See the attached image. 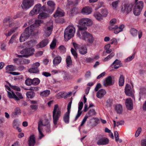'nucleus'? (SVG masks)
<instances>
[{"mask_svg": "<svg viewBox=\"0 0 146 146\" xmlns=\"http://www.w3.org/2000/svg\"><path fill=\"white\" fill-rule=\"evenodd\" d=\"M62 75L63 77V78L65 80H70L71 78V76L68 73L64 71L61 72Z\"/></svg>", "mask_w": 146, "mask_h": 146, "instance_id": "393cba45", "label": "nucleus"}, {"mask_svg": "<svg viewBox=\"0 0 146 146\" xmlns=\"http://www.w3.org/2000/svg\"><path fill=\"white\" fill-rule=\"evenodd\" d=\"M79 29L80 31L77 32V36L87 43L90 44H92L95 38L92 34L85 31L87 27H80Z\"/></svg>", "mask_w": 146, "mask_h": 146, "instance_id": "f257e3e1", "label": "nucleus"}, {"mask_svg": "<svg viewBox=\"0 0 146 146\" xmlns=\"http://www.w3.org/2000/svg\"><path fill=\"white\" fill-rule=\"evenodd\" d=\"M64 15V13L63 11L60 8H58L56 13L54 15V16L55 17H62Z\"/></svg>", "mask_w": 146, "mask_h": 146, "instance_id": "cd10ccee", "label": "nucleus"}, {"mask_svg": "<svg viewBox=\"0 0 146 146\" xmlns=\"http://www.w3.org/2000/svg\"><path fill=\"white\" fill-rule=\"evenodd\" d=\"M42 22V21L41 20H36L35 21V23L34 24L31 25H33V27L31 29H33V31L34 30V28L38 27L40 26V24Z\"/></svg>", "mask_w": 146, "mask_h": 146, "instance_id": "473e14b6", "label": "nucleus"}, {"mask_svg": "<svg viewBox=\"0 0 146 146\" xmlns=\"http://www.w3.org/2000/svg\"><path fill=\"white\" fill-rule=\"evenodd\" d=\"M52 56L54 58L53 60V64L54 66H56L59 64L62 60L61 57L59 56H55V55L54 53L52 54Z\"/></svg>", "mask_w": 146, "mask_h": 146, "instance_id": "a211bd4d", "label": "nucleus"}, {"mask_svg": "<svg viewBox=\"0 0 146 146\" xmlns=\"http://www.w3.org/2000/svg\"><path fill=\"white\" fill-rule=\"evenodd\" d=\"M14 62L17 64H28L30 62V60L25 58H22L19 59L18 58H15L13 59Z\"/></svg>", "mask_w": 146, "mask_h": 146, "instance_id": "dca6fc26", "label": "nucleus"}, {"mask_svg": "<svg viewBox=\"0 0 146 146\" xmlns=\"http://www.w3.org/2000/svg\"><path fill=\"white\" fill-rule=\"evenodd\" d=\"M6 85H8L9 86L10 88L14 90H16L18 91H20L21 90L20 88L18 86H12L9 83H8Z\"/></svg>", "mask_w": 146, "mask_h": 146, "instance_id": "4c0bfd02", "label": "nucleus"}, {"mask_svg": "<svg viewBox=\"0 0 146 146\" xmlns=\"http://www.w3.org/2000/svg\"><path fill=\"white\" fill-rule=\"evenodd\" d=\"M61 71L59 70H57L56 69H53L51 71V73L52 75H54L57 74L58 73H61Z\"/></svg>", "mask_w": 146, "mask_h": 146, "instance_id": "774afa93", "label": "nucleus"}, {"mask_svg": "<svg viewBox=\"0 0 146 146\" xmlns=\"http://www.w3.org/2000/svg\"><path fill=\"white\" fill-rule=\"evenodd\" d=\"M16 95H15L14 99L16 100H19L23 98V96L21 94L18 92H16Z\"/></svg>", "mask_w": 146, "mask_h": 146, "instance_id": "e433bc0d", "label": "nucleus"}, {"mask_svg": "<svg viewBox=\"0 0 146 146\" xmlns=\"http://www.w3.org/2000/svg\"><path fill=\"white\" fill-rule=\"evenodd\" d=\"M125 105L127 109L131 110L133 109V104L132 100L130 98H128L126 99L125 101Z\"/></svg>", "mask_w": 146, "mask_h": 146, "instance_id": "2eb2a0df", "label": "nucleus"}, {"mask_svg": "<svg viewBox=\"0 0 146 146\" xmlns=\"http://www.w3.org/2000/svg\"><path fill=\"white\" fill-rule=\"evenodd\" d=\"M106 93V90L104 89L100 90L96 94L97 97L99 98H102Z\"/></svg>", "mask_w": 146, "mask_h": 146, "instance_id": "412c9836", "label": "nucleus"}, {"mask_svg": "<svg viewBox=\"0 0 146 146\" xmlns=\"http://www.w3.org/2000/svg\"><path fill=\"white\" fill-rule=\"evenodd\" d=\"M21 113V111L19 108L17 107L14 109V111L11 115V117L14 118L16 117V115H20Z\"/></svg>", "mask_w": 146, "mask_h": 146, "instance_id": "b1692460", "label": "nucleus"}, {"mask_svg": "<svg viewBox=\"0 0 146 146\" xmlns=\"http://www.w3.org/2000/svg\"><path fill=\"white\" fill-rule=\"evenodd\" d=\"M92 11V9L89 6L84 7L81 10V13L85 15H89L91 14Z\"/></svg>", "mask_w": 146, "mask_h": 146, "instance_id": "aec40b11", "label": "nucleus"}, {"mask_svg": "<svg viewBox=\"0 0 146 146\" xmlns=\"http://www.w3.org/2000/svg\"><path fill=\"white\" fill-rule=\"evenodd\" d=\"M35 51L34 48L31 47L22 50L20 51V54H23V56L25 58H28L33 55Z\"/></svg>", "mask_w": 146, "mask_h": 146, "instance_id": "1a4fd4ad", "label": "nucleus"}, {"mask_svg": "<svg viewBox=\"0 0 146 146\" xmlns=\"http://www.w3.org/2000/svg\"><path fill=\"white\" fill-rule=\"evenodd\" d=\"M124 27V25H121L119 27L117 25H115V26L109 27V29L110 31H113L114 33L117 34L122 31Z\"/></svg>", "mask_w": 146, "mask_h": 146, "instance_id": "9b49d317", "label": "nucleus"}, {"mask_svg": "<svg viewBox=\"0 0 146 146\" xmlns=\"http://www.w3.org/2000/svg\"><path fill=\"white\" fill-rule=\"evenodd\" d=\"M45 10V6H42L40 3L35 5L33 9L30 12L29 15L30 16L36 15L38 13L44 11Z\"/></svg>", "mask_w": 146, "mask_h": 146, "instance_id": "39448f33", "label": "nucleus"}, {"mask_svg": "<svg viewBox=\"0 0 146 146\" xmlns=\"http://www.w3.org/2000/svg\"><path fill=\"white\" fill-rule=\"evenodd\" d=\"M12 18L9 17H8L4 20L3 23H9L11 21H12Z\"/></svg>", "mask_w": 146, "mask_h": 146, "instance_id": "4d7b16f0", "label": "nucleus"}, {"mask_svg": "<svg viewBox=\"0 0 146 146\" xmlns=\"http://www.w3.org/2000/svg\"><path fill=\"white\" fill-rule=\"evenodd\" d=\"M96 113L94 109H92L90 110L88 112V115H86L88 116V117L94 115Z\"/></svg>", "mask_w": 146, "mask_h": 146, "instance_id": "5fc2aeb1", "label": "nucleus"}, {"mask_svg": "<svg viewBox=\"0 0 146 146\" xmlns=\"http://www.w3.org/2000/svg\"><path fill=\"white\" fill-rule=\"evenodd\" d=\"M115 54L114 52H112L110 54L108 55L103 60L104 62L108 61L111 59L113 56H114Z\"/></svg>", "mask_w": 146, "mask_h": 146, "instance_id": "79ce46f5", "label": "nucleus"}, {"mask_svg": "<svg viewBox=\"0 0 146 146\" xmlns=\"http://www.w3.org/2000/svg\"><path fill=\"white\" fill-rule=\"evenodd\" d=\"M86 26H91L93 24V22L91 19L88 18H86Z\"/></svg>", "mask_w": 146, "mask_h": 146, "instance_id": "864d4df0", "label": "nucleus"}, {"mask_svg": "<svg viewBox=\"0 0 146 146\" xmlns=\"http://www.w3.org/2000/svg\"><path fill=\"white\" fill-rule=\"evenodd\" d=\"M144 6V3L142 1H139L136 2L135 7L142 10Z\"/></svg>", "mask_w": 146, "mask_h": 146, "instance_id": "72a5a7b5", "label": "nucleus"}, {"mask_svg": "<svg viewBox=\"0 0 146 146\" xmlns=\"http://www.w3.org/2000/svg\"><path fill=\"white\" fill-rule=\"evenodd\" d=\"M6 72L13 71L16 69L15 67L13 65H8L5 67Z\"/></svg>", "mask_w": 146, "mask_h": 146, "instance_id": "2f4dec72", "label": "nucleus"}, {"mask_svg": "<svg viewBox=\"0 0 146 146\" xmlns=\"http://www.w3.org/2000/svg\"><path fill=\"white\" fill-rule=\"evenodd\" d=\"M66 62L68 67H70L72 64V62L70 56H68L66 58Z\"/></svg>", "mask_w": 146, "mask_h": 146, "instance_id": "c03bdc74", "label": "nucleus"}, {"mask_svg": "<svg viewBox=\"0 0 146 146\" xmlns=\"http://www.w3.org/2000/svg\"><path fill=\"white\" fill-rule=\"evenodd\" d=\"M34 4V0H23L21 6L23 9L27 10L31 7Z\"/></svg>", "mask_w": 146, "mask_h": 146, "instance_id": "9d476101", "label": "nucleus"}, {"mask_svg": "<svg viewBox=\"0 0 146 146\" xmlns=\"http://www.w3.org/2000/svg\"><path fill=\"white\" fill-rule=\"evenodd\" d=\"M83 104L82 102H80L78 103V113L75 118V121H76L81 115L82 113L81 110L83 108Z\"/></svg>", "mask_w": 146, "mask_h": 146, "instance_id": "6ab92c4d", "label": "nucleus"}, {"mask_svg": "<svg viewBox=\"0 0 146 146\" xmlns=\"http://www.w3.org/2000/svg\"><path fill=\"white\" fill-rule=\"evenodd\" d=\"M46 125H47L48 127H50V125L49 124V122L47 119H40L39 121L38 122V139H41L44 136V135L43 133L42 127Z\"/></svg>", "mask_w": 146, "mask_h": 146, "instance_id": "20e7f679", "label": "nucleus"}, {"mask_svg": "<svg viewBox=\"0 0 146 146\" xmlns=\"http://www.w3.org/2000/svg\"><path fill=\"white\" fill-rule=\"evenodd\" d=\"M65 93L64 92H60L57 94L56 96V98L58 99H60L63 97L64 98Z\"/></svg>", "mask_w": 146, "mask_h": 146, "instance_id": "603ef678", "label": "nucleus"}, {"mask_svg": "<svg viewBox=\"0 0 146 146\" xmlns=\"http://www.w3.org/2000/svg\"><path fill=\"white\" fill-rule=\"evenodd\" d=\"M47 4L49 6L52 8V12H53L55 8V4L52 1H49L47 2Z\"/></svg>", "mask_w": 146, "mask_h": 146, "instance_id": "a19ab883", "label": "nucleus"}, {"mask_svg": "<svg viewBox=\"0 0 146 146\" xmlns=\"http://www.w3.org/2000/svg\"><path fill=\"white\" fill-rule=\"evenodd\" d=\"M133 5V3H122L121 5V11L127 14L132 11Z\"/></svg>", "mask_w": 146, "mask_h": 146, "instance_id": "0eeeda50", "label": "nucleus"}, {"mask_svg": "<svg viewBox=\"0 0 146 146\" xmlns=\"http://www.w3.org/2000/svg\"><path fill=\"white\" fill-rule=\"evenodd\" d=\"M17 29V27H15L9 31L5 35L7 36H10Z\"/></svg>", "mask_w": 146, "mask_h": 146, "instance_id": "6e6d98bb", "label": "nucleus"}, {"mask_svg": "<svg viewBox=\"0 0 146 146\" xmlns=\"http://www.w3.org/2000/svg\"><path fill=\"white\" fill-rule=\"evenodd\" d=\"M33 25H31L27 28L25 30V31L21 34L19 38V41L20 42L25 41L29 37L30 35L33 32V29H31Z\"/></svg>", "mask_w": 146, "mask_h": 146, "instance_id": "423d86ee", "label": "nucleus"}, {"mask_svg": "<svg viewBox=\"0 0 146 146\" xmlns=\"http://www.w3.org/2000/svg\"><path fill=\"white\" fill-rule=\"evenodd\" d=\"M141 128L140 127H139L136 132V133L135 134V136L136 137H138L139 135L140 134V133L141 132Z\"/></svg>", "mask_w": 146, "mask_h": 146, "instance_id": "e2e57ef3", "label": "nucleus"}, {"mask_svg": "<svg viewBox=\"0 0 146 146\" xmlns=\"http://www.w3.org/2000/svg\"><path fill=\"white\" fill-rule=\"evenodd\" d=\"M86 18H83L82 19L80 20L79 21V23L81 25L84 26V27H83L82 26H80V27H86Z\"/></svg>", "mask_w": 146, "mask_h": 146, "instance_id": "ea45409f", "label": "nucleus"}, {"mask_svg": "<svg viewBox=\"0 0 146 146\" xmlns=\"http://www.w3.org/2000/svg\"><path fill=\"white\" fill-rule=\"evenodd\" d=\"M120 61L119 60L116 59L111 64V66L113 67L115 69H117L120 66Z\"/></svg>", "mask_w": 146, "mask_h": 146, "instance_id": "7c9ffc66", "label": "nucleus"}, {"mask_svg": "<svg viewBox=\"0 0 146 146\" xmlns=\"http://www.w3.org/2000/svg\"><path fill=\"white\" fill-rule=\"evenodd\" d=\"M6 43L5 42H3L1 44V49L5 51L6 50Z\"/></svg>", "mask_w": 146, "mask_h": 146, "instance_id": "0e129e2a", "label": "nucleus"}, {"mask_svg": "<svg viewBox=\"0 0 146 146\" xmlns=\"http://www.w3.org/2000/svg\"><path fill=\"white\" fill-rule=\"evenodd\" d=\"M13 126L15 129L18 126V121L17 119H15L13 120Z\"/></svg>", "mask_w": 146, "mask_h": 146, "instance_id": "69168bd1", "label": "nucleus"}, {"mask_svg": "<svg viewBox=\"0 0 146 146\" xmlns=\"http://www.w3.org/2000/svg\"><path fill=\"white\" fill-rule=\"evenodd\" d=\"M119 2V0L112 2L111 3L112 8L113 9L116 10L118 6V4Z\"/></svg>", "mask_w": 146, "mask_h": 146, "instance_id": "a18cd8bd", "label": "nucleus"}, {"mask_svg": "<svg viewBox=\"0 0 146 146\" xmlns=\"http://www.w3.org/2000/svg\"><path fill=\"white\" fill-rule=\"evenodd\" d=\"M125 92L127 96H131L134 98V91L131 89L130 86L128 84L126 85Z\"/></svg>", "mask_w": 146, "mask_h": 146, "instance_id": "ddd939ff", "label": "nucleus"}, {"mask_svg": "<svg viewBox=\"0 0 146 146\" xmlns=\"http://www.w3.org/2000/svg\"><path fill=\"white\" fill-rule=\"evenodd\" d=\"M40 82V80L37 78H35L32 79V84L36 86L38 85Z\"/></svg>", "mask_w": 146, "mask_h": 146, "instance_id": "de8ad7c7", "label": "nucleus"}, {"mask_svg": "<svg viewBox=\"0 0 146 146\" xmlns=\"http://www.w3.org/2000/svg\"><path fill=\"white\" fill-rule=\"evenodd\" d=\"M59 49L61 52L62 53H64L66 51V49L64 46L61 45L59 47Z\"/></svg>", "mask_w": 146, "mask_h": 146, "instance_id": "bf43d9fd", "label": "nucleus"}, {"mask_svg": "<svg viewBox=\"0 0 146 146\" xmlns=\"http://www.w3.org/2000/svg\"><path fill=\"white\" fill-rule=\"evenodd\" d=\"M141 11V10L135 6L133 11L134 14L135 16H138L140 14Z\"/></svg>", "mask_w": 146, "mask_h": 146, "instance_id": "c9c22d12", "label": "nucleus"}, {"mask_svg": "<svg viewBox=\"0 0 146 146\" xmlns=\"http://www.w3.org/2000/svg\"><path fill=\"white\" fill-rule=\"evenodd\" d=\"M48 39H44L36 45V48H38L44 47L48 44Z\"/></svg>", "mask_w": 146, "mask_h": 146, "instance_id": "5701e85b", "label": "nucleus"}, {"mask_svg": "<svg viewBox=\"0 0 146 146\" xmlns=\"http://www.w3.org/2000/svg\"><path fill=\"white\" fill-rule=\"evenodd\" d=\"M70 115V113L69 112H66L64 115L63 121L66 124H68L69 123Z\"/></svg>", "mask_w": 146, "mask_h": 146, "instance_id": "bb28decb", "label": "nucleus"}, {"mask_svg": "<svg viewBox=\"0 0 146 146\" xmlns=\"http://www.w3.org/2000/svg\"><path fill=\"white\" fill-rule=\"evenodd\" d=\"M61 110L58 104L54 105L52 112L53 122L54 124V127H57V124L60 117L61 115Z\"/></svg>", "mask_w": 146, "mask_h": 146, "instance_id": "f03ea898", "label": "nucleus"}, {"mask_svg": "<svg viewBox=\"0 0 146 146\" xmlns=\"http://www.w3.org/2000/svg\"><path fill=\"white\" fill-rule=\"evenodd\" d=\"M115 110L118 113H121L122 111V106L120 104H118L116 106Z\"/></svg>", "mask_w": 146, "mask_h": 146, "instance_id": "f704fd0d", "label": "nucleus"}, {"mask_svg": "<svg viewBox=\"0 0 146 146\" xmlns=\"http://www.w3.org/2000/svg\"><path fill=\"white\" fill-rule=\"evenodd\" d=\"M135 55V54L134 53L131 56H130L126 58L125 60V61L128 62L134 58Z\"/></svg>", "mask_w": 146, "mask_h": 146, "instance_id": "680f3d73", "label": "nucleus"}, {"mask_svg": "<svg viewBox=\"0 0 146 146\" xmlns=\"http://www.w3.org/2000/svg\"><path fill=\"white\" fill-rule=\"evenodd\" d=\"M35 143V138L34 135H31L29 140V146H34Z\"/></svg>", "mask_w": 146, "mask_h": 146, "instance_id": "c85d7f7f", "label": "nucleus"}, {"mask_svg": "<svg viewBox=\"0 0 146 146\" xmlns=\"http://www.w3.org/2000/svg\"><path fill=\"white\" fill-rule=\"evenodd\" d=\"M29 71L30 72L33 73H36L39 72V70L37 68L32 67L31 68L29 69Z\"/></svg>", "mask_w": 146, "mask_h": 146, "instance_id": "09e8293b", "label": "nucleus"}, {"mask_svg": "<svg viewBox=\"0 0 146 146\" xmlns=\"http://www.w3.org/2000/svg\"><path fill=\"white\" fill-rule=\"evenodd\" d=\"M124 83V80L123 76L122 75L120 76L119 82V84L120 86H123Z\"/></svg>", "mask_w": 146, "mask_h": 146, "instance_id": "37998d69", "label": "nucleus"}, {"mask_svg": "<svg viewBox=\"0 0 146 146\" xmlns=\"http://www.w3.org/2000/svg\"><path fill=\"white\" fill-rule=\"evenodd\" d=\"M116 23V20L115 19H113L110 20V25L109 27L115 26L114 25Z\"/></svg>", "mask_w": 146, "mask_h": 146, "instance_id": "338daca9", "label": "nucleus"}, {"mask_svg": "<svg viewBox=\"0 0 146 146\" xmlns=\"http://www.w3.org/2000/svg\"><path fill=\"white\" fill-rule=\"evenodd\" d=\"M76 29L73 25H70L65 29L64 33L65 40L67 41L74 37Z\"/></svg>", "mask_w": 146, "mask_h": 146, "instance_id": "7ed1b4c3", "label": "nucleus"}, {"mask_svg": "<svg viewBox=\"0 0 146 146\" xmlns=\"http://www.w3.org/2000/svg\"><path fill=\"white\" fill-rule=\"evenodd\" d=\"M38 15V18L39 19H43L46 18L47 16V14L45 13H41Z\"/></svg>", "mask_w": 146, "mask_h": 146, "instance_id": "3c124183", "label": "nucleus"}, {"mask_svg": "<svg viewBox=\"0 0 146 146\" xmlns=\"http://www.w3.org/2000/svg\"><path fill=\"white\" fill-rule=\"evenodd\" d=\"M109 140L106 137H103L100 138L97 141V144L98 145H104L108 144Z\"/></svg>", "mask_w": 146, "mask_h": 146, "instance_id": "f3484780", "label": "nucleus"}, {"mask_svg": "<svg viewBox=\"0 0 146 146\" xmlns=\"http://www.w3.org/2000/svg\"><path fill=\"white\" fill-rule=\"evenodd\" d=\"M53 23L52 21H50L47 22L46 25L44 29V36L46 37H48L51 34L53 29Z\"/></svg>", "mask_w": 146, "mask_h": 146, "instance_id": "6e6552de", "label": "nucleus"}, {"mask_svg": "<svg viewBox=\"0 0 146 146\" xmlns=\"http://www.w3.org/2000/svg\"><path fill=\"white\" fill-rule=\"evenodd\" d=\"M25 83L26 85L28 86H30L31 84H32V80L28 78L25 80Z\"/></svg>", "mask_w": 146, "mask_h": 146, "instance_id": "13d9d810", "label": "nucleus"}, {"mask_svg": "<svg viewBox=\"0 0 146 146\" xmlns=\"http://www.w3.org/2000/svg\"><path fill=\"white\" fill-rule=\"evenodd\" d=\"M101 13L103 17H106L108 15V12L107 9L104 8L101 9Z\"/></svg>", "mask_w": 146, "mask_h": 146, "instance_id": "58836bf2", "label": "nucleus"}, {"mask_svg": "<svg viewBox=\"0 0 146 146\" xmlns=\"http://www.w3.org/2000/svg\"><path fill=\"white\" fill-rule=\"evenodd\" d=\"M5 87L6 90L7 92L8 97L9 98L14 99L15 95V93L11 90V88L8 85H5Z\"/></svg>", "mask_w": 146, "mask_h": 146, "instance_id": "4468645a", "label": "nucleus"}, {"mask_svg": "<svg viewBox=\"0 0 146 146\" xmlns=\"http://www.w3.org/2000/svg\"><path fill=\"white\" fill-rule=\"evenodd\" d=\"M113 77L109 76L106 78L103 82V85L105 86H110L113 85L114 81L113 79Z\"/></svg>", "mask_w": 146, "mask_h": 146, "instance_id": "f8f14e48", "label": "nucleus"}, {"mask_svg": "<svg viewBox=\"0 0 146 146\" xmlns=\"http://www.w3.org/2000/svg\"><path fill=\"white\" fill-rule=\"evenodd\" d=\"M130 34L133 36H136L137 34V30L134 28H131L130 31Z\"/></svg>", "mask_w": 146, "mask_h": 146, "instance_id": "8fccbe9b", "label": "nucleus"}, {"mask_svg": "<svg viewBox=\"0 0 146 146\" xmlns=\"http://www.w3.org/2000/svg\"><path fill=\"white\" fill-rule=\"evenodd\" d=\"M79 51L80 53L82 55H85L87 52V49L85 46H82L79 47Z\"/></svg>", "mask_w": 146, "mask_h": 146, "instance_id": "c756f323", "label": "nucleus"}, {"mask_svg": "<svg viewBox=\"0 0 146 146\" xmlns=\"http://www.w3.org/2000/svg\"><path fill=\"white\" fill-rule=\"evenodd\" d=\"M35 93L33 92H29L27 93L26 95L27 97L29 98L32 99L35 96Z\"/></svg>", "mask_w": 146, "mask_h": 146, "instance_id": "49530a36", "label": "nucleus"}, {"mask_svg": "<svg viewBox=\"0 0 146 146\" xmlns=\"http://www.w3.org/2000/svg\"><path fill=\"white\" fill-rule=\"evenodd\" d=\"M93 16L97 21H101L103 20V17L99 12H95L94 13Z\"/></svg>", "mask_w": 146, "mask_h": 146, "instance_id": "4be33fe9", "label": "nucleus"}, {"mask_svg": "<svg viewBox=\"0 0 146 146\" xmlns=\"http://www.w3.org/2000/svg\"><path fill=\"white\" fill-rule=\"evenodd\" d=\"M50 94V90H46L40 92V95L42 98H44L48 96Z\"/></svg>", "mask_w": 146, "mask_h": 146, "instance_id": "a878e982", "label": "nucleus"}, {"mask_svg": "<svg viewBox=\"0 0 146 146\" xmlns=\"http://www.w3.org/2000/svg\"><path fill=\"white\" fill-rule=\"evenodd\" d=\"M56 40L54 39L50 45V48L51 49H54L56 46Z\"/></svg>", "mask_w": 146, "mask_h": 146, "instance_id": "052dcab7", "label": "nucleus"}]
</instances>
